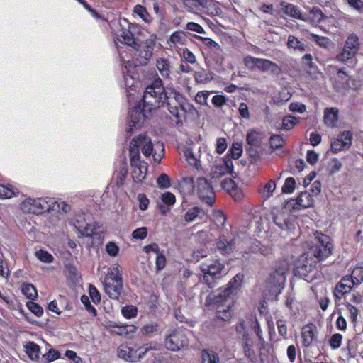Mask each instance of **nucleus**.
I'll return each mask as SVG.
<instances>
[{
  "mask_svg": "<svg viewBox=\"0 0 363 363\" xmlns=\"http://www.w3.org/2000/svg\"><path fill=\"white\" fill-rule=\"evenodd\" d=\"M179 93L172 84L164 86L162 80L157 77L148 84L144 91L142 101L135 105L130 112L129 128L126 136L132 135L133 129L140 127L157 108L166 106L177 124L182 125V116L179 114Z\"/></svg>",
  "mask_w": 363,
  "mask_h": 363,
  "instance_id": "1",
  "label": "nucleus"
},
{
  "mask_svg": "<svg viewBox=\"0 0 363 363\" xmlns=\"http://www.w3.org/2000/svg\"><path fill=\"white\" fill-rule=\"evenodd\" d=\"M148 157L152 154L153 144L150 137L140 134L134 137L129 146L130 164L132 168V177L135 183H142L147 176L148 164L140 159V150Z\"/></svg>",
  "mask_w": 363,
  "mask_h": 363,
  "instance_id": "2",
  "label": "nucleus"
},
{
  "mask_svg": "<svg viewBox=\"0 0 363 363\" xmlns=\"http://www.w3.org/2000/svg\"><path fill=\"white\" fill-rule=\"evenodd\" d=\"M103 285L105 293L110 298L119 299L123 291V271L118 264H113L109 269Z\"/></svg>",
  "mask_w": 363,
  "mask_h": 363,
  "instance_id": "3",
  "label": "nucleus"
},
{
  "mask_svg": "<svg viewBox=\"0 0 363 363\" xmlns=\"http://www.w3.org/2000/svg\"><path fill=\"white\" fill-rule=\"evenodd\" d=\"M225 263L220 259L206 260L200 264V269L203 275L204 282L209 288L215 286L216 279H220L225 274Z\"/></svg>",
  "mask_w": 363,
  "mask_h": 363,
  "instance_id": "4",
  "label": "nucleus"
},
{
  "mask_svg": "<svg viewBox=\"0 0 363 363\" xmlns=\"http://www.w3.org/2000/svg\"><path fill=\"white\" fill-rule=\"evenodd\" d=\"M156 44V37L152 35L142 43H136L133 49L132 63L134 67L145 66L152 57L153 50Z\"/></svg>",
  "mask_w": 363,
  "mask_h": 363,
  "instance_id": "5",
  "label": "nucleus"
},
{
  "mask_svg": "<svg viewBox=\"0 0 363 363\" xmlns=\"http://www.w3.org/2000/svg\"><path fill=\"white\" fill-rule=\"evenodd\" d=\"M59 204L54 198L27 199L23 203L22 208L24 211L33 214H42L46 212L57 211Z\"/></svg>",
  "mask_w": 363,
  "mask_h": 363,
  "instance_id": "6",
  "label": "nucleus"
},
{
  "mask_svg": "<svg viewBox=\"0 0 363 363\" xmlns=\"http://www.w3.org/2000/svg\"><path fill=\"white\" fill-rule=\"evenodd\" d=\"M165 347L170 351H179L186 348L189 340L184 330L179 328H170L164 340Z\"/></svg>",
  "mask_w": 363,
  "mask_h": 363,
  "instance_id": "7",
  "label": "nucleus"
},
{
  "mask_svg": "<svg viewBox=\"0 0 363 363\" xmlns=\"http://www.w3.org/2000/svg\"><path fill=\"white\" fill-rule=\"evenodd\" d=\"M244 279V274L241 273L237 274L227 284V287L223 290H220L216 296H215V302L216 303H223L229 301V299L234 293L241 286Z\"/></svg>",
  "mask_w": 363,
  "mask_h": 363,
  "instance_id": "8",
  "label": "nucleus"
},
{
  "mask_svg": "<svg viewBox=\"0 0 363 363\" xmlns=\"http://www.w3.org/2000/svg\"><path fill=\"white\" fill-rule=\"evenodd\" d=\"M196 190L201 200L209 206H213L215 193L211 184L204 177H199L196 181Z\"/></svg>",
  "mask_w": 363,
  "mask_h": 363,
  "instance_id": "9",
  "label": "nucleus"
},
{
  "mask_svg": "<svg viewBox=\"0 0 363 363\" xmlns=\"http://www.w3.org/2000/svg\"><path fill=\"white\" fill-rule=\"evenodd\" d=\"M274 223L281 230L293 233L296 229V221L294 218L288 213L279 211L273 216Z\"/></svg>",
  "mask_w": 363,
  "mask_h": 363,
  "instance_id": "10",
  "label": "nucleus"
},
{
  "mask_svg": "<svg viewBox=\"0 0 363 363\" xmlns=\"http://www.w3.org/2000/svg\"><path fill=\"white\" fill-rule=\"evenodd\" d=\"M352 133L351 131L347 130L342 132L338 135L337 138L332 140L330 144V149L333 153L349 149L352 143Z\"/></svg>",
  "mask_w": 363,
  "mask_h": 363,
  "instance_id": "11",
  "label": "nucleus"
},
{
  "mask_svg": "<svg viewBox=\"0 0 363 363\" xmlns=\"http://www.w3.org/2000/svg\"><path fill=\"white\" fill-rule=\"evenodd\" d=\"M233 163L229 157H223V160L213 166L211 174L213 178H219L225 174H231L233 172Z\"/></svg>",
  "mask_w": 363,
  "mask_h": 363,
  "instance_id": "12",
  "label": "nucleus"
},
{
  "mask_svg": "<svg viewBox=\"0 0 363 363\" xmlns=\"http://www.w3.org/2000/svg\"><path fill=\"white\" fill-rule=\"evenodd\" d=\"M329 240V237L323 235L320 240V245L315 247L313 249L314 256L319 260L327 258L332 253L333 245Z\"/></svg>",
  "mask_w": 363,
  "mask_h": 363,
  "instance_id": "13",
  "label": "nucleus"
},
{
  "mask_svg": "<svg viewBox=\"0 0 363 363\" xmlns=\"http://www.w3.org/2000/svg\"><path fill=\"white\" fill-rule=\"evenodd\" d=\"M222 189L228 193L235 201H240L243 198V193L235 181L230 178L225 179L221 182Z\"/></svg>",
  "mask_w": 363,
  "mask_h": 363,
  "instance_id": "14",
  "label": "nucleus"
},
{
  "mask_svg": "<svg viewBox=\"0 0 363 363\" xmlns=\"http://www.w3.org/2000/svg\"><path fill=\"white\" fill-rule=\"evenodd\" d=\"M135 28V26L133 24L128 23L127 28H121L117 35L118 40L130 47L135 46L138 40L135 38V35L132 31V29Z\"/></svg>",
  "mask_w": 363,
  "mask_h": 363,
  "instance_id": "15",
  "label": "nucleus"
},
{
  "mask_svg": "<svg viewBox=\"0 0 363 363\" xmlns=\"http://www.w3.org/2000/svg\"><path fill=\"white\" fill-rule=\"evenodd\" d=\"M223 302V303H216L215 298H213V303L216 306V317L217 319L222 320L228 322L232 318L233 311L230 303Z\"/></svg>",
  "mask_w": 363,
  "mask_h": 363,
  "instance_id": "16",
  "label": "nucleus"
},
{
  "mask_svg": "<svg viewBox=\"0 0 363 363\" xmlns=\"http://www.w3.org/2000/svg\"><path fill=\"white\" fill-rule=\"evenodd\" d=\"M326 18L321 9L317 6L313 7L308 13H304L303 21L309 22L311 24H318Z\"/></svg>",
  "mask_w": 363,
  "mask_h": 363,
  "instance_id": "17",
  "label": "nucleus"
},
{
  "mask_svg": "<svg viewBox=\"0 0 363 363\" xmlns=\"http://www.w3.org/2000/svg\"><path fill=\"white\" fill-rule=\"evenodd\" d=\"M315 326L313 323L304 325L301 330L302 345L305 347H308L313 343L315 338L314 329Z\"/></svg>",
  "mask_w": 363,
  "mask_h": 363,
  "instance_id": "18",
  "label": "nucleus"
},
{
  "mask_svg": "<svg viewBox=\"0 0 363 363\" xmlns=\"http://www.w3.org/2000/svg\"><path fill=\"white\" fill-rule=\"evenodd\" d=\"M24 351L33 362H40V347L33 341L26 342L24 345Z\"/></svg>",
  "mask_w": 363,
  "mask_h": 363,
  "instance_id": "19",
  "label": "nucleus"
},
{
  "mask_svg": "<svg viewBox=\"0 0 363 363\" xmlns=\"http://www.w3.org/2000/svg\"><path fill=\"white\" fill-rule=\"evenodd\" d=\"M257 69L262 72H267L270 70L274 74H279L281 69L275 62L263 58H257Z\"/></svg>",
  "mask_w": 363,
  "mask_h": 363,
  "instance_id": "20",
  "label": "nucleus"
},
{
  "mask_svg": "<svg viewBox=\"0 0 363 363\" xmlns=\"http://www.w3.org/2000/svg\"><path fill=\"white\" fill-rule=\"evenodd\" d=\"M112 328H115L117 330H111L112 333L116 334L119 336H123L127 338H130L137 330V328L134 325H119L118 324H113L111 325Z\"/></svg>",
  "mask_w": 363,
  "mask_h": 363,
  "instance_id": "21",
  "label": "nucleus"
},
{
  "mask_svg": "<svg viewBox=\"0 0 363 363\" xmlns=\"http://www.w3.org/2000/svg\"><path fill=\"white\" fill-rule=\"evenodd\" d=\"M201 12L212 16H220L223 14V11L219 6V3L215 0H204L203 10H202Z\"/></svg>",
  "mask_w": 363,
  "mask_h": 363,
  "instance_id": "22",
  "label": "nucleus"
},
{
  "mask_svg": "<svg viewBox=\"0 0 363 363\" xmlns=\"http://www.w3.org/2000/svg\"><path fill=\"white\" fill-rule=\"evenodd\" d=\"M276 189V182L270 179L264 184H260L257 188V191L264 200H267L272 196L273 192Z\"/></svg>",
  "mask_w": 363,
  "mask_h": 363,
  "instance_id": "23",
  "label": "nucleus"
},
{
  "mask_svg": "<svg viewBox=\"0 0 363 363\" xmlns=\"http://www.w3.org/2000/svg\"><path fill=\"white\" fill-rule=\"evenodd\" d=\"M156 67L160 74L164 78H169L171 74V65L169 60L164 57L157 58L156 60Z\"/></svg>",
  "mask_w": 363,
  "mask_h": 363,
  "instance_id": "24",
  "label": "nucleus"
},
{
  "mask_svg": "<svg viewBox=\"0 0 363 363\" xmlns=\"http://www.w3.org/2000/svg\"><path fill=\"white\" fill-rule=\"evenodd\" d=\"M296 208H307L313 206V199L308 192H301L296 199Z\"/></svg>",
  "mask_w": 363,
  "mask_h": 363,
  "instance_id": "25",
  "label": "nucleus"
},
{
  "mask_svg": "<svg viewBox=\"0 0 363 363\" xmlns=\"http://www.w3.org/2000/svg\"><path fill=\"white\" fill-rule=\"evenodd\" d=\"M343 49L357 55L359 49V40L355 34H350L346 39Z\"/></svg>",
  "mask_w": 363,
  "mask_h": 363,
  "instance_id": "26",
  "label": "nucleus"
},
{
  "mask_svg": "<svg viewBox=\"0 0 363 363\" xmlns=\"http://www.w3.org/2000/svg\"><path fill=\"white\" fill-rule=\"evenodd\" d=\"M338 118V109L326 108L324 111V123L328 126H334Z\"/></svg>",
  "mask_w": 363,
  "mask_h": 363,
  "instance_id": "27",
  "label": "nucleus"
},
{
  "mask_svg": "<svg viewBox=\"0 0 363 363\" xmlns=\"http://www.w3.org/2000/svg\"><path fill=\"white\" fill-rule=\"evenodd\" d=\"M205 215V212L203 209L199 206H194L191 208H189L185 213L184 218L186 222H193L197 218H203Z\"/></svg>",
  "mask_w": 363,
  "mask_h": 363,
  "instance_id": "28",
  "label": "nucleus"
},
{
  "mask_svg": "<svg viewBox=\"0 0 363 363\" xmlns=\"http://www.w3.org/2000/svg\"><path fill=\"white\" fill-rule=\"evenodd\" d=\"M235 246V242L233 240L227 241L225 240H219L216 242V247L218 250L223 255L230 254L233 252Z\"/></svg>",
  "mask_w": 363,
  "mask_h": 363,
  "instance_id": "29",
  "label": "nucleus"
},
{
  "mask_svg": "<svg viewBox=\"0 0 363 363\" xmlns=\"http://www.w3.org/2000/svg\"><path fill=\"white\" fill-rule=\"evenodd\" d=\"M204 0H183L185 8L190 12L198 13L203 10Z\"/></svg>",
  "mask_w": 363,
  "mask_h": 363,
  "instance_id": "30",
  "label": "nucleus"
},
{
  "mask_svg": "<svg viewBox=\"0 0 363 363\" xmlns=\"http://www.w3.org/2000/svg\"><path fill=\"white\" fill-rule=\"evenodd\" d=\"M242 153V145L241 143L233 142L228 153L224 157H229L230 160H238Z\"/></svg>",
  "mask_w": 363,
  "mask_h": 363,
  "instance_id": "31",
  "label": "nucleus"
},
{
  "mask_svg": "<svg viewBox=\"0 0 363 363\" xmlns=\"http://www.w3.org/2000/svg\"><path fill=\"white\" fill-rule=\"evenodd\" d=\"M287 47L289 49L298 50L300 52H304L306 46L298 38L294 35H289L287 39Z\"/></svg>",
  "mask_w": 363,
  "mask_h": 363,
  "instance_id": "32",
  "label": "nucleus"
},
{
  "mask_svg": "<svg viewBox=\"0 0 363 363\" xmlns=\"http://www.w3.org/2000/svg\"><path fill=\"white\" fill-rule=\"evenodd\" d=\"M245 356L251 362H255L257 359V354L254 350L253 341L241 345Z\"/></svg>",
  "mask_w": 363,
  "mask_h": 363,
  "instance_id": "33",
  "label": "nucleus"
},
{
  "mask_svg": "<svg viewBox=\"0 0 363 363\" xmlns=\"http://www.w3.org/2000/svg\"><path fill=\"white\" fill-rule=\"evenodd\" d=\"M312 269V264L302 263L296 265L294 274L295 276H298L301 278L306 279L310 272H311Z\"/></svg>",
  "mask_w": 363,
  "mask_h": 363,
  "instance_id": "34",
  "label": "nucleus"
},
{
  "mask_svg": "<svg viewBox=\"0 0 363 363\" xmlns=\"http://www.w3.org/2000/svg\"><path fill=\"white\" fill-rule=\"evenodd\" d=\"M351 282L352 286L359 285L363 282V266L357 265L351 274Z\"/></svg>",
  "mask_w": 363,
  "mask_h": 363,
  "instance_id": "35",
  "label": "nucleus"
},
{
  "mask_svg": "<svg viewBox=\"0 0 363 363\" xmlns=\"http://www.w3.org/2000/svg\"><path fill=\"white\" fill-rule=\"evenodd\" d=\"M220 357L218 353L213 350H204L202 352L203 363H219Z\"/></svg>",
  "mask_w": 363,
  "mask_h": 363,
  "instance_id": "36",
  "label": "nucleus"
},
{
  "mask_svg": "<svg viewBox=\"0 0 363 363\" xmlns=\"http://www.w3.org/2000/svg\"><path fill=\"white\" fill-rule=\"evenodd\" d=\"M133 12L138 15L144 22L150 23L152 20L147 9L140 4H137L133 8Z\"/></svg>",
  "mask_w": 363,
  "mask_h": 363,
  "instance_id": "37",
  "label": "nucleus"
},
{
  "mask_svg": "<svg viewBox=\"0 0 363 363\" xmlns=\"http://www.w3.org/2000/svg\"><path fill=\"white\" fill-rule=\"evenodd\" d=\"M159 327L157 323L151 322L144 325L141 328L140 332L143 335L151 337L157 333Z\"/></svg>",
  "mask_w": 363,
  "mask_h": 363,
  "instance_id": "38",
  "label": "nucleus"
},
{
  "mask_svg": "<svg viewBox=\"0 0 363 363\" xmlns=\"http://www.w3.org/2000/svg\"><path fill=\"white\" fill-rule=\"evenodd\" d=\"M284 144V139L281 135H272L269 138V146L272 152L281 149Z\"/></svg>",
  "mask_w": 363,
  "mask_h": 363,
  "instance_id": "39",
  "label": "nucleus"
},
{
  "mask_svg": "<svg viewBox=\"0 0 363 363\" xmlns=\"http://www.w3.org/2000/svg\"><path fill=\"white\" fill-rule=\"evenodd\" d=\"M60 357V353L58 350L51 348L40 358V362L50 363Z\"/></svg>",
  "mask_w": 363,
  "mask_h": 363,
  "instance_id": "40",
  "label": "nucleus"
},
{
  "mask_svg": "<svg viewBox=\"0 0 363 363\" xmlns=\"http://www.w3.org/2000/svg\"><path fill=\"white\" fill-rule=\"evenodd\" d=\"M285 13H286V14H287L288 16H289L291 17H293V18H297L299 20H302V21L303 19L304 14L301 12V11L298 6H296L294 4H287L285 7Z\"/></svg>",
  "mask_w": 363,
  "mask_h": 363,
  "instance_id": "41",
  "label": "nucleus"
},
{
  "mask_svg": "<svg viewBox=\"0 0 363 363\" xmlns=\"http://www.w3.org/2000/svg\"><path fill=\"white\" fill-rule=\"evenodd\" d=\"M300 121V118L293 116H284L282 119V125L281 128L284 130H291L296 125H297Z\"/></svg>",
  "mask_w": 363,
  "mask_h": 363,
  "instance_id": "42",
  "label": "nucleus"
},
{
  "mask_svg": "<svg viewBox=\"0 0 363 363\" xmlns=\"http://www.w3.org/2000/svg\"><path fill=\"white\" fill-rule=\"evenodd\" d=\"M22 293L27 298L33 300L38 296L35 287L31 284H24L21 289Z\"/></svg>",
  "mask_w": 363,
  "mask_h": 363,
  "instance_id": "43",
  "label": "nucleus"
},
{
  "mask_svg": "<svg viewBox=\"0 0 363 363\" xmlns=\"http://www.w3.org/2000/svg\"><path fill=\"white\" fill-rule=\"evenodd\" d=\"M186 41V34L182 30L174 31L169 37V42L174 45H184Z\"/></svg>",
  "mask_w": 363,
  "mask_h": 363,
  "instance_id": "44",
  "label": "nucleus"
},
{
  "mask_svg": "<svg viewBox=\"0 0 363 363\" xmlns=\"http://www.w3.org/2000/svg\"><path fill=\"white\" fill-rule=\"evenodd\" d=\"M346 281H349V279H346L345 278L342 279L341 281H340L335 287V295L338 296L339 294L343 296L344 294L349 293L352 289V285H348L345 284L344 282Z\"/></svg>",
  "mask_w": 363,
  "mask_h": 363,
  "instance_id": "45",
  "label": "nucleus"
},
{
  "mask_svg": "<svg viewBox=\"0 0 363 363\" xmlns=\"http://www.w3.org/2000/svg\"><path fill=\"white\" fill-rule=\"evenodd\" d=\"M223 50L221 46L219 45V50L213 48L209 51L210 57L217 64L222 65L224 61Z\"/></svg>",
  "mask_w": 363,
  "mask_h": 363,
  "instance_id": "46",
  "label": "nucleus"
},
{
  "mask_svg": "<svg viewBox=\"0 0 363 363\" xmlns=\"http://www.w3.org/2000/svg\"><path fill=\"white\" fill-rule=\"evenodd\" d=\"M213 220L216 225L224 227L227 218L221 210H214L213 211Z\"/></svg>",
  "mask_w": 363,
  "mask_h": 363,
  "instance_id": "47",
  "label": "nucleus"
},
{
  "mask_svg": "<svg viewBox=\"0 0 363 363\" xmlns=\"http://www.w3.org/2000/svg\"><path fill=\"white\" fill-rule=\"evenodd\" d=\"M246 141L250 147L259 146V133L255 131V130H250L247 133Z\"/></svg>",
  "mask_w": 363,
  "mask_h": 363,
  "instance_id": "48",
  "label": "nucleus"
},
{
  "mask_svg": "<svg viewBox=\"0 0 363 363\" xmlns=\"http://www.w3.org/2000/svg\"><path fill=\"white\" fill-rule=\"evenodd\" d=\"M157 185L160 189H168L172 185V179L165 173L160 174L157 179Z\"/></svg>",
  "mask_w": 363,
  "mask_h": 363,
  "instance_id": "49",
  "label": "nucleus"
},
{
  "mask_svg": "<svg viewBox=\"0 0 363 363\" xmlns=\"http://www.w3.org/2000/svg\"><path fill=\"white\" fill-rule=\"evenodd\" d=\"M133 350L127 345H121L118 349V356L126 361L131 360Z\"/></svg>",
  "mask_w": 363,
  "mask_h": 363,
  "instance_id": "50",
  "label": "nucleus"
},
{
  "mask_svg": "<svg viewBox=\"0 0 363 363\" xmlns=\"http://www.w3.org/2000/svg\"><path fill=\"white\" fill-rule=\"evenodd\" d=\"M35 257L44 263H51L54 260L53 256L44 250H37L35 252Z\"/></svg>",
  "mask_w": 363,
  "mask_h": 363,
  "instance_id": "51",
  "label": "nucleus"
},
{
  "mask_svg": "<svg viewBox=\"0 0 363 363\" xmlns=\"http://www.w3.org/2000/svg\"><path fill=\"white\" fill-rule=\"evenodd\" d=\"M343 337L340 333L333 334L328 341V345L332 350L338 349L342 342Z\"/></svg>",
  "mask_w": 363,
  "mask_h": 363,
  "instance_id": "52",
  "label": "nucleus"
},
{
  "mask_svg": "<svg viewBox=\"0 0 363 363\" xmlns=\"http://www.w3.org/2000/svg\"><path fill=\"white\" fill-rule=\"evenodd\" d=\"M296 187V181L293 177H288L286 179L284 185L282 186V192L284 194H291L294 192Z\"/></svg>",
  "mask_w": 363,
  "mask_h": 363,
  "instance_id": "53",
  "label": "nucleus"
},
{
  "mask_svg": "<svg viewBox=\"0 0 363 363\" xmlns=\"http://www.w3.org/2000/svg\"><path fill=\"white\" fill-rule=\"evenodd\" d=\"M15 195L12 186L0 184V199H10Z\"/></svg>",
  "mask_w": 363,
  "mask_h": 363,
  "instance_id": "54",
  "label": "nucleus"
},
{
  "mask_svg": "<svg viewBox=\"0 0 363 363\" xmlns=\"http://www.w3.org/2000/svg\"><path fill=\"white\" fill-rule=\"evenodd\" d=\"M26 306L31 313L35 315L37 317H41L43 314V308L33 301H28L26 303Z\"/></svg>",
  "mask_w": 363,
  "mask_h": 363,
  "instance_id": "55",
  "label": "nucleus"
},
{
  "mask_svg": "<svg viewBox=\"0 0 363 363\" xmlns=\"http://www.w3.org/2000/svg\"><path fill=\"white\" fill-rule=\"evenodd\" d=\"M162 202L168 206H172L176 203V197L174 194L169 191H166L161 195Z\"/></svg>",
  "mask_w": 363,
  "mask_h": 363,
  "instance_id": "56",
  "label": "nucleus"
},
{
  "mask_svg": "<svg viewBox=\"0 0 363 363\" xmlns=\"http://www.w3.org/2000/svg\"><path fill=\"white\" fill-rule=\"evenodd\" d=\"M81 301L84 304L86 311L92 314L94 316L97 315L96 309L91 304L89 296L82 295L81 296Z\"/></svg>",
  "mask_w": 363,
  "mask_h": 363,
  "instance_id": "57",
  "label": "nucleus"
},
{
  "mask_svg": "<svg viewBox=\"0 0 363 363\" xmlns=\"http://www.w3.org/2000/svg\"><path fill=\"white\" fill-rule=\"evenodd\" d=\"M195 37L200 40L207 48H208L209 51L212 50L213 48L219 50V44L211 38L197 35H195Z\"/></svg>",
  "mask_w": 363,
  "mask_h": 363,
  "instance_id": "58",
  "label": "nucleus"
},
{
  "mask_svg": "<svg viewBox=\"0 0 363 363\" xmlns=\"http://www.w3.org/2000/svg\"><path fill=\"white\" fill-rule=\"evenodd\" d=\"M345 305L350 313V319L351 322L354 325H355L357 321L359 310L357 309V308H356L355 306H354L353 305H352L350 303H346Z\"/></svg>",
  "mask_w": 363,
  "mask_h": 363,
  "instance_id": "59",
  "label": "nucleus"
},
{
  "mask_svg": "<svg viewBox=\"0 0 363 363\" xmlns=\"http://www.w3.org/2000/svg\"><path fill=\"white\" fill-rule=\"evenodd\" d=\"M122 314L125 318H133L137 316L138 310L137 308L134 306H129L123 307L122 311Z\"/></svg>",
  "mask_w": 363,
  "mask_h": 363,
  "instance_id": "60",
  "label": "nucleus"
},
{
  "mask_svg": "<svg viewBox=\"0 0 363 363\" xmlns=\"http://www.w3.org/2000/svg\"><path fill=\"white\" fill-rule=\"evenodd\" d=\"M348 6L355 10L359 14L363 16V1L362 0H347Z\"/></svg>",
  "mask_w": 363,
  "mask_h": 363,
  "instance_id": "61",
  "label": "nucleus"
},
{
  "mask_svg": "<svg viewBox=\"0 0 363 363\" xmlns=\"http://www.w3.org/2000/svg\"><path fill=\"white\" fill-rule=\"evenodd\" d=\"M355 55L354 52L342 49V52L336 56V60L341 62H346L352 59Z\"/></svg>",
  "mask_w": 363,
  "mask_h": 363,
  "instance_id": "62",
  "label": "nucleus"
},
{
  "mask_svg": "<svg viewBox=\"0 0 363 363\" xmlns=\"http://www.w3.org/2000/svg\"><path fill=\"white\" fill-rule=\"evenodd\" d=\"M257 57L250 55H247L243 58L244 65L247 68H248L250 70H255V69H257Z\"/></svg>",
  "mask_w": 363,
  "mask_h": 363,
  "instance_id": "63",
  "label": "nucleus"
},
{
  "mask_svg": "<svg viewBox=\"0 0 363 363\" xmlns=\"http://www.w3.org/2000/svg\"><path fill=\"white\" fill-rule=\"evenodd\" d=\"M137 199L139 202V208L141 211H145L147 209L150 200L144 193H140L138 195Z\"/></svg>",
  "mask_w": 363,
  "mask_h": 363,
  "instance_id": "64",
  "label": "nucleus"
}]
</instances>
